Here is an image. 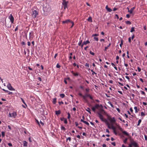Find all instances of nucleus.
<instances>
[{"mask_svg":"<svg viewBox=\"0 0 147 147\" xmlns=\"http://www.w3.org/2000/svg\"><path fill=\"white\" fill-rule=\"evenodd\" d=\"M68 3V1H66L65 0H62V4L63 6L64 9L67 7V4Z\"/></svg>","mask_w":147,"mask_h":147,"instance_id":"1","label":"nucleus"},{"mask_svg":"<svg viewBox=\"0 0 147 147\" xmlns=\"http://www.w3.org/2000/svg\"><path fill=\"white\" fill-rule=\"evenodd\" d=\"M7 88L10 90H15V89L12 87L11 84L10 83H9L7 86Z\"/></svg>","mask_w":147,"mask_h":147,"instance_id":"2","label":"nucleus"},{"mask_svg":"<svg viewBox=\"0 0 147 147\" xmlns=\"http://www.w3.org/2000/svg\"><path fill=\"white\" fill-rule=\"evenodd\" d=\"M38 12L36 10H34L32 13V16L34 18H36L38 14Z\"/></svg>","mask_w":147,"mask_h":147,"instance_id":"3","label":"nucleus"},{"mask_svg":"<svg viewBox=\"0 0 147 147\" xmlns=\"http://www.w3.org/2000/svg\"><path fill=\"white\" fill-rule=\"evenodd\" d=\"M131 144L132 146H133L134 147H139L138 144L135 141H133L131 142Z\"/></svg>","mask_w":147,"mask_h":147,"instance_id":"4","label":"nucleus"},{"mask_svg":"<svg viewBox=\"0 0 147 147\" xmlns=\"http://www.w3.org/2000/svg\"><path fill=\"white\" fill-rule=\"evenodd\" d=\"M9 19L10 20L11 23L13 24L14 21V18L11 14L9 16Z\"/></svg>","mask_w":147,"mask_h":147,"instance_id":"5","label":"nucleus"},{"mask_svg":"<svg viewBox=\"0 0 147 147\" xmlns=\"http://www.w3.org/2000/svg\"><path fill=\"white\" fill-rule=\"evenodd\" d=\"M109 119L111 122L114 123L116 122V120L114 117H109Z\"/></svg>","mask_w":147,"mask_h":147,"instance_id":"6","label":"nucleus"},{"mask_svg":"<svg viewBox=\"0 0 147 147\" xmlns=\"http://www.w3.org/2000/svg\"><path fill=\"white\" fill-rule=\"evenodd\" d=\"M78 94L79 96H82V97H83V99L85 101H87V100H86V96L84 95H83L82 94L80 93H79Z\"/></svg>","mask_w":147,"mask_h":147,"instance_id":"7","label":"nucleus"},{"mask_svg":"<svg viewBox=\"0 0 147 147\" xmlns=\"http://www.w3.org/2000/svg\"><path fill=\"white\" fill-rule=\"evenodd\" d=\"M98 117L101 120V121H104L103 116L99 113H98Z\"/></svg>","mask_w":147,"mask_h":147,"instance_id":"8","label":"nucleus"},{"mask_svg":"<svg viewBox=\"0 0 147 147\" xmlns=\"http://www.w3.org/2000/svg\"><path fill=\"white\" fill-rule=\"evenodd\" d=\"M72 22V21H71L70 20L67 19L65 20L62 21V23L63 24L68 23L69 22Z\"/></svg>","mask_w":147,"mask_h":147,"instance_id":"9","label":"nucleus"},{"mask_svg":"<svg viewBox=\"0 0 147 147\" xmlns=\"http://www.w3.org/2000/svg\"><path fill=\"white\" fill-rule=\"evenodd\" d=\"M11 116L12 117L15 118L17 116V113L16 112H13L11 113Z\"/></svg>","mask_w":147,"mask_h":147,"instance_id":"10","label":"nucleus"},{"mask_svg":"<svg viewBox=\"0 0 147 147\" xmlns=\"http://www.w3.org/2000/svg\"><path fill=\"white\" fill-rule=\"evenodd\" d=\"M135 8L134 7H133L130 9V10L128 9V12L130 13H132L133 12V11L134 10Z\"/></svg>","mask_w":147,"mask_h":147,"instance_id":"11","label":"nucleus"},{"mask_svg":"<svg viewBox=\"0 0 147 147\" xmlns=\"http://www.w3.org/2000/svg\"><path fill=\"white\" fill-rule=\"evenodd\" d=\"M102 107V105H99L98 104H96L95 105L94 107L95 109H98V108L99 107Z\"/></svg>","mask_w":147,"mask_h":147,"instance_id":"12","label":"nucleus"},{"mask_svg":"<svg viewBox=\"0 0 147 147\" xmlns=\"http://www.w3.org/2000/svg\"><path fill=\"white\" fill-rule=\"evenodd\" d=\"M105 8L109 12H111L112 11V10L110 8L108 7V5H106Z\"/></svg>","mask_w":147,"mask_h":147,"instance_id":"13","label":"nucleus"},{"mask_svg":"<svg viewBox=\"0 0 147 147\" xmlns=\"http://www.w3.org/2000/svg\"><path fill=\"white\" fill-rule=\"evenodd\" d=\"M90 42L88 40H87L86 41H84L82 43L83 45H86L87 44L89 43Z\"/></svg>","mask_w":147,"mask_h":147,"instance_id":"14","label":"nucleus"},{"mask_svg":"<svg viewBox=\"0 0 147 147\" xmlns=\"http://www.w3.org/2000/svg\"><path fill=\"white\" fill-rule=\"evenodd\" d=\"M23 146H27L28 142L25 141H23Z\"/></svg>","mask_w":147,"mask_h":147,"instance_id":"15","label":"nucleus"},{"mask_svg":"<svg viewBox=\"0 0 147 147\" xmlns=\"http://www.w3.org/2000/svg\"><path fill=\"white\" fill-rule=\"evenodd\" d=\"M55 114L57 115H59L61 113V111L60 110L58 111H55Z\"/></svg>","mask_w":147,"mask_h":147,"instance_id":"16","label":"nucleus"},{"mask_svg":"<svg viewBox=\"0 0 147 147\" xmlns=\"http://www.w3.org/2000/svg\"><path fill=\"white\" fill-rule=\"evenodd\" d=\"M56 99H57V98H54L53 99V104H55L56 103Z\"/></svg>","mask_w":147,"mask_h":147,"instance_id":"17","label":"nucleus"},{"mask_svg":"<svg viewBox=\"0 0 147 147\" xmlns=\"http://www.w3.org/2000/svg\"><path fill=\"white\" fill-rule=\"evenodd\" d=\"M123 134L126 136H129V134L125 131H124L122 132Z\"/></svg>","mask_w":147,"mask_h":147,"instance_id":"18","label":"nucleus"},{"mask_svg":"<svg viewBox=\"0 0 147 147\" xmlns=\"http://www.w3.org/2000/svg\"><path fill=\"white\" fill-rule=\"evenodd\" d=\"M86 111H88V113H90V114H91L90 110L89 108H87V109H86Z\"/></svg>","mask_w":147,"mask_h":147,"instance_id":"19","label":"nucleus"},{"mask_svg":"<svg viewBox=\"0 0 147 147\" xmlns=\"http://www.w3.org/2000/svg\"><path fill=\"white\" fill-rule=\"evenodd\" d=\"M88 20L89 21L92 22V18L91 16L89 17L88 19Z\"/></svg>","mask_w":147,"mask_h":147,"instance_id":"20","label":"nucleus"},{"mask_svg":"<svg viewBox=\"0 0 147 147\" xmlns=\"http://www.w3.org/2000/svg\"><path fill=\"white\" fill-rule=\"evenodd\" d=\"M68 140H69V142H71V137H69L68 138H66V142H67V141Z\"/></svg>","mask_w":147,"mask_h":147,"instance_id":"21","label":"nucleus"},{"mask_svg":"<svg viewBox=\"0 0 147 147\" xmlns=\"http://www.w3.org/2000/svg\"><path fill=\"white\" fill-rule=\"evenodd\" d=\"M60 96L61 98H63L65 97V95L64 94H60Z\"/></svg>","mask_w":147,"mask_h":147,"instance_id":"22","label":"nucleus"},{"mask_svg":"<svg viewBox=\"0 0 147 147\" xmlns=\"http://www.w3.org/2000/svg\"><path fill=\"white\" fill-rule=\"evenodd\" d=\"M125 23L127 24H131V22L129 21H125Z\"/></svg>","mask_w":147,"mask_h":147,"instance_id":"23","label":"nucleus"},{"mask_svg":"<svg viewBox=\"0 0 147 147\" xmlns=\"http://www.w3.org/2000/svg\"><path fill=\"white\" fill-rule=\"evenodd\" d=\"M142 120L141 119H140L138 122V123L137 124V126H139L140 125V123H141Z\"/></svg>","mask_w":147,"mask_h":147,"instance_id":"24","label":"nucleus"},{"mask_svg":"<svg viewBox=\"0 0 147 147\" xmlns=\"http://www.w3.org/2000/svg\"><path fill=\"white\" fill-rule=\"evenodd\" d=\"M73 74L75 76H77L79 75V74L78 73H74Z\"/></svg>","mask_w":147,"mask_h":147,"instance_id":"25","label":"nucleus"},{"mask_svg":"<svg viewBox=\"0 0 147 147\" xmlns=\"http://www.w3.org/2000/svg\"><path fill=\"white\" fill-rule=\"evenodd\" d=\"M1 135L2 137H4L5 135V132L4 131L1 132Z\"/></svg>","mask_w":147,"mask_h":147,"instance_id":"26","label":"nucleus"},{"mask_svg":"<svg viewBox=\"0 0 147 147\" xmlns=\"http://www.w3.org/2000/svg\"><path fill=\"white\" fill-rule=\"evenodd\" d=\"M134 31V27H132L131 28L130 32H132Z\"/></svg>","mask_w":147,"mask_h":147,"instance_id":"27","label":"nucleus"},{"mask_svg":"<svg viewBox=\"0 0 147 147\" xmlns=\"http://www.w3.org/2000/svg\"><path fill=\"white\" fill-rule=\"evenodd\" d=\"M61 130H63L64 131H65L66 129L63 126H61Z\"/></svg>","mask_w":147,"mask_h":147,"instance_id":"28","label":"nucleus"},{"mask_svg":"<svg viewBox=\"0 0 147 147\" xmlns=\"http://www.w3.org/2000/svg\"><path fill=\"white\" fill-rule=\"evenodd\" d=\"M92 110L94 112H95L96 109L94 108V107H93L92 108Z\"/></svg>","mask_w":147,"mask_h":147,"instance_id":"29","label":"nucleus"},{"mask_svg":"<svg viewBox=\"0 0 147 147\" xmlns=\"http://www.w3.org/2000/svg\"><path fill=\"white\" fill-rule=\"evenodd\" d=\"M83 123H85L87 125H89V124L88 122L84 121H83Z\"/></svg>","mask_w":147,"mask_h":147,"instance_id":"30","label":"nucleus"},{"mask_svg":"<svg viewBox=\"0 0 147 147\" xmlns=\"http://www.w3.org/2000/svg\"><path fill=\"white\" fill-rule=\"evenodd\" d=\"M56 67L57 68H59L61 67V66L59 64V63H57Z\"/></svg>","mask_w":147,"mask_h":147,"instance_id":"31","label":"nucleus"},{"mask_svg":"<svg viewBox=\"0 0 147 147\" xmlns=\"http://www.w3.org/2000/svg\"><path fill=\"white\" fill-rule=\"evenodd\" d=\"M64 123L65 124H67V119L66 118H65L63 121Z\"/></svg>","mask_w":147,"mask_h":147,"instance_id":"32","label":"nucleus"},{"mask_svg":"<svg viewBox=\"0 0 147 147\" xmlns=\"http://www.w3.org/2000/svg\"><path fill=\"white\" fill-rule=\"evenodd\" d=\"M94 39L95 40H96V41H98V37H94Z\"/></svg>","mask_w":147,"mask_h":147,"instance_id":"33","label":"nucleus"},{"mask_svg":"<svg viewBox=\"0 0 147 147\" xmlns=\"http://www.w3.org/2000/svg\"><path fill=\"white\" fill-rule=\"evenodd\" d=\"M127 138H125L124 140H123V142L125 144L126 142H127Z\"/></svg>","mask_w":147,"mask_h":147,"instance_id":"34","label":"nucleus"},{"mask_svg":"<svg viewBox=\"0 0 147 147\" xmlns=\"http://www.w3.org/2000/svg\"><path fill=\"white\" fill-rule=\"evenodd\" d=\"M134 109L135 110V112L136 113L137 112H138V111H137V107H135L134 108Z\"/></svg>","mask_w":147,"mask_h":147,"instance_id":"35","label":"nucleus"},{"mask_svg":"<svg viewBox=\"0 0 147 147\" xmlns=\"http://www.w3.org/2000/svg\"><path fill=\"white\" fill-rule=\"evenodd\" d=\"M89 53H90V54H91V55H94V53H93V52H92V51H90Z\"/></svg>","mask_w":147,"mask_h":147,"instance_id":"36","label":"nucleus"},{"mask_svg":"<svg viewBox=\"0 0 147 147\" xmlns=\"http://www.w3.org/2000/svg\"><path fill=\"white\" fill-rule=\"evenodd\" d=\"M67 115H68L67 118L68 119H69V118L70 117V114L69 113H67Z\"/></svg>","mask_w":147,"mask_h":147,"instance_id":"37","label":"nucleus"},{"mask_svg":"<svg viewBox=\"0 0 147 147\" xmlns=\"http://www.w3.org/2000/svg\"><path fill=\"white\" fill-rule=\"evenodd\" d=\"M21 99L22 100V102L24 104H25L26 105V104L24 100L23 99V98H21Z\"/></svg>","mask_w":147,"mask_h":147,"instance_id":"38","label":"nucleus"},{"mask_svg":"<svg viewBox=\"0 0 147 147\" xmlns=\"http://www.w3.org/2000/svg\"><path fill=\"white\" fill-rule=\"evenodd\" d=\"M140 92H141V93H142V94L144 95V96H145V95H146L144 91H141Z\"/></svg>","mask_w":147,"mask_h":147,"instance_id":"39","label":"nucleus"},{"mask_svg":"<svg viewBox=\"0 0 147 147\" xmlns=\"http://www.w3.org/2000/svg\"><path fill=\"white\" fill-rule=\"evenodd\" d=\"M129 51H127V57L128 58H129Z\"/></svg>","mask_w":147,"mask_h":147,"instance_id":"40","label":"nucleus"},{"mask_svg":"<svg viewBox=\"0 0 147 147\" xmlns=\"http://www.w3.org/2000/svg\"><path fill=\"white\" fill-rule=\"evenodd\" d=\"M96 44H97L96 45H97V47H99L100 45V44L98 42H97Z\"/></svg>","mask_w":147,"mask_h":147,"instance_id":"41","label":"nucleus"},{"mask_svg":"<svg viewBox=\"0 0 147 147\" xmlns=\"http://www.w3.org/2000/svg\"><path fill=\"white\" fill-rule=\"evenodd\" d=\"M90 94H88L87 93H86L85 94V95L86 96V97H89Z\"/></svg>","mask_w":147,"mask_h":147,"instance_id":"42","label":"nucleus"},{"mask_svg":"<svg viewBox=\"0 0 147 147\" xmlns=\"http://www.w3.org/2000/svg\"><path fill=\"white\" fill-rule=\"evenodd\" d=\"M98 34H92V36H98Z\"/></svg>","mask_w":147,"mask_h":147,"instance_id":"43","label":"nucleus"},{"mask_svg":"<svg viewBox=\"0 0 147 147\" xmlns=\"http://www.w3.org/2000/svg\"><path fill=\"white\" fill-rule=\"evenodd\" d=\"M71 23L72 24V25H71V26L70 27V28H72L73 27L74 24V22L72 21Z\"/></svg>","mask_w":147,"mask_h":147,"instance_id":"44","label":"nucleus"},{"mask_svg":"<svg viewBox=\"0 0 147 147\" xmlns=\"http://www.w3.org/2000/svg\"><path fill=\"white\" fill-rule=\"evenodd\" d=\"M65 119L64 117H61L60 118V120L62 121H63Z\"/></svg>","mask_w":147,"mask_h":147,"instance_id":"45","label":"nucleus"},{"mask_svg":"<svg viewBox=\"0 0 147 147\" xmlns=\"http://www.w3.org/2000/svg\"><path fill=\"white\" fill-rule=\"evenodd\" d=\"M76 137L78 139H80V136L79 135H78L77 136H76Z\"/></svg>","mask_w":147,"mask_h":147,"instance_id":"46","label":"nucleus"},{"mask_svg":"<svg viewBox=\"0 0 147 147\" xmlns=\"http://www.w3.org/2000/svg\"><path fill=\"white\" fill-rule=\"evenodd\" d=\"M137 69H138V71H139V72H140V71H141V69L139 67H138L137 68Z\"/></svg>","mask_w":147,"mask_h":147,"instance_id":"47","label":"nucleus"},{"mask_svg":"<svg viewBox=\"0 0 147 147\" xmlns=\"http://www.w3.org/2000/svg\"><path fill=\"white\" fill-rule=\"evenodd\" d=\"M85 66H86L88 67H89V64L88 63H86L85 64Z\"/></svg>","mask_w":147,"mask_h":147,"instance_id":"48","label":"nucleus"},{"mask_svg":"<svg viewBox=\"0 0 147 147\" xmlns=\"http://www.w3.org/2000/svg\"><path fill=\"white\" fill-rule=\"evenodd\" d=\"M111 144L114 146H115V142H112L111 143Z\"/></svg>","mask_w":147,"mask_h":147,"instance_id":"49","label":"nucleus"},{"mask_svg":"<svg viewBox=\"0 0 147 147\" xmlns=\"http://www.w3.org/2000/svg\"><path fill=\"white\" fill-rule=\"evenodd\" d=\"M21 44L22 45H25V43L23 41L21 43Z\"/></svg>","mask_w":147,"mask_h":147,"instance_id":"50","label":"nucleus"},{"mask_svg":"<svg viewBox=\"0 0 147 147\" xmlns=\"http://www.w3.org/2000/svg\"><path fill=\"white\" fill-rule=\"evenodd\" d=\"M92 75H94V74H95V75H97V73H95V72L94 71L92 72Z\"/></svg>","mask_w":147,"mask_h":147,"instance_id":"51","label":"nucleus"},{"mask_svg":"<svg viewBox=\"0 0 147 147\" xmlns=\"http://www.w3.org/2000/svg\"><path fill=\"white\" fill-rule=\"evenodd\" d=\"M100 41L101 42L102 41L103 42H105V40L104 39H102V38L100 39Z\"/></svg>","mask_w":147,"mask_h":147,"instance_id":"52","label":"nucleus"},{"mask_svg":"<svg viewBox=\"0 0 147 147\" xmlns=\"http://www.w3.org/2000/svg\"><path fill=\"white\" fill-rule=\"evenodd\" d=\"M141 115L142 116H144L145 115V114L144 112H141Z\"/></svg>","mask_w":147,"mask_h":147,"instance_id":"53","label":"nucleus"},{"mask_svg":"<svg viewBox=\"0 0 147 147\" xmlns=\"http://www.w3.org/2000/svg\"><path fill=\"white\" fill-rule=\"evenodd\" d=\"M38 79L40 81H41V78L40 77H38Z\"/></svg>","mask_w":147,"mask_h":147,"instance_id":"54","label":"nucleus"},{"mask_svg":"<svg viewBox=\"0 0 147 147\" xmlns=\"http://www.w3.org/2000/svg\"><path fill=\"white\" fill-rule=\"evenodd\" d=\"M59 104L60 105H61V104H63V102L62 101H61V102H59Z\"/></svg>","mask_w":147,"mask_h":147,"instance_id":"55","label":"nucleus"},{"mask_svg":"<svg viewBox=\"0 0 147 147\" xmlns=\"http://www.w3.org/2000/svg\"><path fill=\"white\" fill-rule=\"evenodd\" d=\"M144 138H145V140H146L147 141V136L145 135L144 136Z\"/></svg>","mask_w":147,"mask_h":147,"instance_id":"56","label":"nucleus"},{"mask_svg":"<svg viewBox=\"0 0 147 147\" xmlns=\"http://www.w3.org/2000/svg\"><path fill=\"white\" fill-rule=\"evenodd\" d=\"M126 17L127 18H129L130 17V16L129 14H127L126 15Z\"/></svg>","mask_w":147,"mask_h":147,"instance_id":"57","label":"nucleus"},{"mask_svg":"<svg viewBox=\"0 0 147 147\" xmlns=\"http://www.w3.org/2000/svg\"><path fill=\"white\" fill-rule=\"evenodd\" d=\"M85 90L87 92H89V88H86L85 89Z\"/></svg>","mask_w":147,"mask_h":147,"instance_id":"58","label":"nucleus"},{"mask_svg":"<svg viewBox=\"0 0 147 147\" xmlns=\"http://www.w3.org/2000/svg\"><path fill=\"white\" fill-rule=\"evenodd\" d=\"M115 18H117V19L119 18V16L117 14H115Z\"/></svg>","mask_w":147,"mask_h":147,"instance_id":"59","label":"nucleus"},{"mask_svg":"<svg viewBox=\"0 0 147 147\" xmlns=\"http://www.w3.org/2000/svg\"><path fill=\"white\" fill-rule=\"evenodd\" d=\"M28 45L29 46H30V42L29 41H28L27 42Z\"/></svg>","mask_w":147,"mask_h":147,"instance_id":"60","label":"nucleus"},{"mask_svg":"<svg viewBox=\"0 0 147 147\" xmlns=\"http://www.w3.org/2000/svg\"><path fill=\"white\" fill-rule=\"evenodd\" d=\"M8 145L9 146H12V144L11 143H8Z\"/></svg>","mask_w":147,"mask_h":147,"instance_id":"61","label":"nucleus"},{"mask_svg":"<svg viewBox=\"0 0 147 147\" xmlns=\"http://www.w3.org/2000/svg\"><path fill=\"white\" fill-rule=\"evenodd\" d=\"M128 41L130 43L131 42V37H129L128 38Z\"/></svg>","mask_w":147,"mask_h":147,"instance_id":"62","label":"nucleus"},{"mask_svg":"<svg viewBox=\"0 0 147 147\" xmlns=\"http://www.w3.org/2000/svg\"><path fill=\"white\" fill-rule=\"evenodd\" d=\"M82 42V40H81L80 42H79L78 43V45L79 46H80L81 45Z\"/></svg>","mask_w":147,"mask_h":147,"instance_id":"63","label":"nucleus"},{"mask_svg":"<svg viewBox=\"0 0 147 147\" xmlns=\"http://www.w3.org/2000/svg\"><path fill=\"white\" fill-rule=\"evenodd\" d=\"M40 123L43 126L44 125V123L41 121H40Z\"/></svg>","mask_w":147,"mask_h":147,"instance_id":"64","label":"nucleus"}]
</instances>
